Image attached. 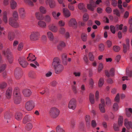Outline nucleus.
Returning <instances> with one entry per match:
<instances>
[{
	"label": "nucleus",
	"mask_w": 132,
	"mask_h": 132,
	"mask_svg": "<svg viewBox=\"0 0 132 132\" xmlns=\"http://www.w3.org/2000/svg\"><path fill=\"white\" fill-rule=\"evenodd\" d=\"M22 70L20 68H17L15 69L14 72V75L16 79L20 78L22 75Z\"/></svg>",
	"instance_id": "nucleus-9"
},
{
	"label": "nucleus",
	"mask_w": 132,
	"mask_h": 132,
	"mask_svg": "<svg viewBox=\"0 0 132 132\" xmlns=\"http://www.w3.org/2000/svg\"><path fill=\"white\" fill-rule=\"evenodd\" d=\"M89 100L92 104H94L95 102V99L94 95L90 93L89 95Z\"/></svg>",
	"instance_id": "nucleus-37"
},
{
	"label": "nucleus",
	"mask_w": 132,
	"mask_h": 132,
	"mask_svg": "<svg viewBox=\"0 0 132 132\" xmlns=\"http://www.w3.org/2000/svg\"><path fill=\"white\" fill-rule=\"evenodd\" d=\"M114 68H111L109 72L107 70H106L105 71V73L106 76L108 77L110 76H113L114 75Z\"/></svg>",
	"instance_id": "nucleus-19"
},
{
	"label": "nucleus",
	"mask_w": 132,
	"mask_h": 132,
	"mask_svg": "<svg viewBox=\"0 0 132 132\" xmlns=\"http://www.w3.org/2000/svg\"><path fill=\"white\" fill-rule=\"evenodd\" d=\"M44 19L45 21L46 22L50 23L51 21L52 18L51 16L50 15H47L45 16Z\"/></svg>",
	"instance_id": "nucleus-32"
},
{
	"label": "nucleus",
	"mask_w": 132,
	"mask_h": 132,
	"mask_svg": "<svg viewBox=\"0 0 132 132\" xmlns=\"http://www.w3.org/2000/svg\"><path fill=\"white\" fill-rule=\"evenodd\" d=\"M13 17H11L9 20V23L10 25L15 28L19 27V24L16 22L18 17V14L16 11H14L13 13Z\"/></svg>",
	"instance_id": "nucleus-2"
},
{
	"label": "nucleus",
	"mask_w": 132,
	"mask_h": 132,
	"mask_svg": "<svg viewBox=\"0 0 132 132\" xmlns=\"http://www.w3.org/2000/svg\"><path fill=\"white\" fill-rule=\"evenodd\" d=\"M77 105V102L76 100L74 98H72L69 102L68 107L70 109L74 110L76 108Z\"/></svg>",
	"instance_id": "nucleus-7"
},
{
	"label": "nucleus",
	"mask_w": 132,
	"mask_h": 132,
	"mask_svg": "<svg viewBox=\"0 0 132 132\" xmlns=\"http://www.w3.org/2000/svg\"><path fill=\"white\" fill-rule=\"evenodd\" d=\"M3 21L5 23H7L8 22L7 18V12L6 11L4 12Z\"/></svg>",
	"instance_id": "nucleus-41"
},
{
	"label": "nucleus",
	"mask_w": 132,
	"mask_h": 132,
	"mask_svg": "<svg viewBox=\"0 0 132 132\" xmlns=\"http://www.w3.org/2000/svg\"><path fill=\"white\" fill-rule=\"evenodd\" d=\"M22 93L24 96L26 97H29L31 94V92L29 89H24L22 91Z\"/></svg>",
	"instance_id": "nucleus-22"
},
{
	"label": "nucleus",
	"mask_w": 132,
	"mask_h": 132,
	"mask_svg": "<svg viewBox=\"0 0 132 132\" xmlns=\"http://www.w3.org/2000/svg\"><path fill=\"white\" fill-rule=\"evenodd\" d=\"M91 126L93 128L95 127L97 125V124L96 121L94 120H92L91 122Z\"/></svg>",
	"instance_id": "nucleus-56"
},
{
	"label": "nucleus",
	"mask_w": 132,
	"mask_h": 132,
	"mask_svg": "<svg viewBox=\"0 0 132 132\" xmlns=\"http://www.w3.org/2000/svg\"><path fill=\"white\" fill-rule=\"evenodd\" d=\"M103 68V65L102 63H100L98 65V71L99 72H100L102 70Z\"/></svg>",
	"instance_id": "nucleus-63"
},
{
	"label": "nucleus",
	"mask_w": 132,
	"mask_h": 132,
	"mask_svg": "<svg viewBox=\"0 0 132 132\" xmlns=\"http://www.w3.org/2000/svg\"><path fill=\"white\" fill-rule=\"evenodd\" d=\"M13 32L14 36H18L20 35L21 34L20 31L17 30H15Z\"/></svg>",
	"instance_id": "nucleus-59"
},
{
	"label": "nucleus",
	"mask_w": 132,
	"mask_h": 132,
	"mask_svg": "<svg viewBox=\"0 0 132 132\" xmlns=\"http://www.w3.org/2000/svg\"><path fill=\"white\" fill-rule=\"evenodd\" d=\"M32 117L30 115H26L23 118L22 122L24 124H25L27 122L31 121L32 120Z\"/></svg>",
	"instance_id": "nucleus-14"
},
{
	"label": "nucleus",
	"mask_w": 132,
	"mask_h": 132,
	"mask_svg": "<svg viewBox=\"0 0 132 132\" xmlns=\"http://www.w3.org/2000/svg\"><path fill=\"white\" fill-rule=\"evenodd\" d=\"M83 18L84 20L86 21L89 18L88 15L87 13L84 14L83 16Z\"/></svg>",
	"instance_id": "nucleus-62"
},
{
	"label": "nucleus",
	"mask_w": 132,
	"mask_h": 132,
	"mask_svg": "<svg viewBox=\"0 0 132 132\" xmlns=\"http://www.w3.org/2000/svg\"><path fill=\"white\" fill-rule=\"evenodd\" d=\"M124 124L127 129H132V122L128 121L127 119H125V120Z\"/></svg>",
	"instance_id": "nucleus-16"
},
{
	"label": "nucleus",
	"mask_w": 132,
	"mask_h": 132,
	"mask_svg": "<svg viewBox=\"0 0 132 132\" xmlns=\"http://www.w3.org/2000/svg\"><path fill=\"white\" fill-rule=\"evenodd\" d=\"M35 105L34 102L31 101L27 102L25 104V108L28 111L32 110L34 107Z\"/></svg>",
	"instance_id": "nucleus-8"
},
{
	"label": "nucleus",
	"mask_w": 132,
	"mask_h": 132,
	"mask_svg": "<svg viewBox=\"0 0 132 132\" xmlns=\"http://www.w3.org/2000/svg\"><path fill=\"white\" fill-rule=\"evenodd\" d=\"M56 12L55 11H53L52 13V15L53 18L56 19H58L61 13L60 12H58L56 14Z\"/></svg>",
	"instance_id": "nucleus-34"
},
{
	"label": "nucleus",
	"mask_w": 132,
	"mask_h": 132,
	"mask_svg": "<svg viewBox=\"0 0 132 132\" xmlns=\"http://www.w3.org/2000/svg\"><path fill=\"white\" fill-rule=\"evenodd\" d=\"M17 5V3L14 1L12 0L11 1L10 6L12 9H15Z\"/></svg>",
	"instance_id": "nucleus-31"
},
{
	"label": "nucleus",
	"mask_w": 132,
	"mask_h": 132,
	"mask_svg": "<svg viewBox=\"0 0 132 132\" xmlns=\"http://www.w3.org/2000/svg\"><path fill=\"white\" fill-rule=\"evenodd\" d=\"M60 63V60L58 58L55 57L54 59L52 65L53 66L55 73L57 74L60 73L63 69V66Z\"/></svg>",
	"instance_id": "nucleus-1"
},
{
	"label": "nucleus",
	"mask_w": 132,
	"mask_h": 132,
	"mask_svg": "<svg viewBox=\"0 0 132 132\" xmlns=\"http://www.w3.org/2000/svg\"><path fill=\"white\" fill-rule=\"evenodd\" d=\"M61 57L64 64L65 65H66L67 64V55L66 54L63 53Z\"/></svg>",
	"instance_id": "nucleus-33"
},
{
	"label": "nucleus",
	"mask_w": 132,
	"mask_h": 132,
	"mask_svg": "<svg viewBox=\"0 0 132 132\" xmlns=\"http://www.w3.org/2000/svg\"><path fill=\"white\" fill-rule=\"evenodd\" d=\"M110 29L111 32L113 34H114L116 32V29L115 26L114 27L113 26L111 25L110 26Z\"/></svg>",
	"instance_id": "nucleus-49"
},
{
	"label": "nucleus",
	"mask_w": 132,
	"mask_h": 132,
	"mask_svg": "<svg viewBox=\"0 0 132 132\" xmlns=\"http://www.w3.org/2000/svg\"><path fill=\"white\" fill-rule=\"evenodd\" d=\"M104 83V80L103 78H101L100 79L98 82V86L99 87H101Z\"/></svg>",
	"instance_id": "nucleus-53"
},
{
	"label": "nucleus",
	"mask_w": 132,
	"mask_h": 132,
	"mask_svg": "<svg viewBox=\"0 0 132 132\" xmlns=\"http://www.w3.org/2000/svg\"><path fill=\"white\" fill-rule=\"evenodd\" d=\"M59 31L60 34L64 35L65 32V30L64 28L61 27Z\"/></svg>",
	"instance_id": "nucleus-51"
},
{
	"label": "nucleus",
	"mask_w": 132,
	"mask_h": 132,
	"mask_svg": "<svg viewBox=\"0 0 132 132\" xmlns=\"http://www.w3.org/2000/svg\"><path fill=\"white\" fill-rule=\"evenodd\" d=\"M113 14H116L118 16H120V13L119 11L117 9H114L113 10Z\"/></svg>",
	"instance_id": "nucleus-50"
},
{
	"label": "nucleus",
	"mask_w": 132,
	"mask_h": 132,
	"mask_svg": "<svg viewBox=\"0 0 132 132\" xmlns=\"http://www.w3.org/2000/svg\"><path fill=\"white\" fill-rule=\"evenodd\" d=\"M88 71V73H89V77H91L93 74V71L92 69L91 68H88L86 69V71Z\"/></svg>",
	"instance_id": "nucleus-55"
},
{
	"label": "nucleus",
	"mask_w": 132,
	"mask_h": 132,
	"mask_svg": "<svg viewBox=\"0 0 132 132\" xmlns=\"http://www.w3.org/2000/svg\"><path fill=\"white\" fill-rule=\"evenodd\" d=\"M81 38L83 41L86 42L87 40V35L85 33H82L81 35Z\"/></svg>",
	"instance_id": "nucleus-39"
},
{
	"label": "nucleus",
	"mask_w": 132,
	"mask_h": 132,
	"mask_svg": "<svg viewBox=\"0 0 132 132\" xmlns=\"http://www.w3.org/2000/svg\"><path fill=\"white\" fill-rule=\"evenodd\" d=\"M32 125L31 123H28L26 125L25 129L29 131L32 129Z\"/></svg>",
	"instance_id": "nucleus-36"
},
{
	"label": "nucleus",
	"mask_w": 132,
	"mask_h": 132,
	"mask_svg": "<svg viewBox=\"0 0 132 132\" xmlns=\"http://www.w3.org/2000/svg\"><path fill=\"white\" fill-rule=\"evenodd\" d=\"M12 93V89L10 88H9L7 90L6 93V95L7 98L9 99L11 98Z\"/></svg>",
	"instance_id": "nucleus-20"
},
{
	"label": "nucleus",
	"mask_w": 132,
	"mask_h": 132,
	"mask_svg": "<svg viewBox=\"0 0 132 132\" xmlns=\"http://www.w3.org/2000/svg\"><path fill=\"white\" fill-rule=\"evenodd\" d=\"M7 86L6 83L5 82H3L0 84V89L2 90L5 88Z\"/></svg>",
	"instance_id": "nucleus-42"
},
{
	"label": "nucleus",
	"mask_w": 132,
	"mask_h": 132,
	"mask_svg": "<svg viewBox=\"0 0 132 132\" xmlns=\"http://www.w3.org/2000/svg\"><path fill=\"white\" fill-rule=\"evenodd\" d=\"M36 57L32 53H30L29 54L28 56L27 57V59L28 61H33L35 60Z\"/></svg>",
	"instance_id": "nucleus-25"
},
{
	"label": "nucleus",
	"mask_w": 132,
	"mask_h": 132,
	"mask_svg": "<svg viewBox=\"0 0 132 132\" xmlns=\"http://www.w3.org/2000/svg\"><path fill=\"white\" fill-rule=\"evenodd\" d=\"M76 122L74 120H72L71 122L70 127L71 128L73 129L75 127Z\"/></svg>",
	"instance_id": "nucleus-60"
},
{
	"label": "nucleus",
	"mask_w": 132,
	"mask_h": 132,
	"mask_svg": "<svg viewBox=\"0 0 132 132\" xmlns=\"http://www.w3.org/2000/svg\"><path fill=\"white\" fill-rule=\"evenodd\" d=\"M40 11L42 13L45 14L46 12V10L45 8L43 6H41L40 7Z\"/></svg>",
	"instance_id": "nucleus-46"
},
{
	"label": "nucleus",
	"mask_w": 132,
	"mask_h": 132,
	"mask_svg": "<svg viewBox=\"0 0 132 132\" xmlns=\"http://www.w3.org/2000/svg\"><path fill=\"white\" fill-rule=\"evenodd\" d=\"M46 3L47 5H48L51 8H53L55 6V2L54 0H47Z\"/></svg>",
	"instance_id": "nucleus-17"
},
{
	"label": "nucleus",
	"mask_w": 132,
	"mask_h": 132,
	"mask_svg": "<svg viewBox=\"0 0 132 132\" xmlns=\"http://www.w3.org/2000/svg\"><path fill=\"white\" fill-rule=\"evenodd\" d=\"M106 104L107 105H110L111 104V101L110 99L108 97H107L105 99Z\"/></svg>",
	"instance_id": "nucleus-54"
},
{
	"label": "nucleus",
	"mask_w": 132,
	"mask_h": 132,
	"mask_svg": "<svg viewBox=\"0 0 132 132\" xmlns=\"http://www.w3.org/2000/svg\"><path fill=\"white\" fill-rule=\"evenodd\" d=\"M85 120L87 125H90V117L89 116L87 115L85 117Z\"/></svg>",
	"instance_id": "nucleus-38"
},
{
	"label": "nucleus",
	"mask_w": 132,
	"mask_h": 132,
	"mask_svg": "<svg viewBox=\"0 0 132 132\" xmlns=\"http://www.w3.org/2000/svg\"><path fill=\"white\" fill-rule=\"evenodd\" d=\"M18 12L21 18L23 19L26 16V13L24 9L23 8H20L18 10Z\"/></svg>",
	"instance_id": "nucleus-13"
},
{
	"label": "nucleus",
	"mask_w": 132,
	"mask_h": 132,
	"mask_svg": "<svg viewBox=\"0 0 132 132\" xmlns=\"http://www.w3.org/2000/svg\"><path fill=\"white\" fill-rule=\"evenodd\" d=\"M126 75L128 77H131L132 76V71L128 70H126Z\"/></svg>",
	"instance_id": "nucleus-61"
},
{
	"label": "nucleus",
	"mask_w": 132,
	"mask_h": 132,
	"mask_svg": "<svg viewBox=\"0 0 132 132\" xmlns=\"http://www.w3.org/2000/svg\"><path fill=\"white\" fill-rule=\"evenodd\" d=\"M2 52L3 55L6 57L9 63H12L13 60V56L10 50L7 49L6 50L3 51Z\"/></svg>",
	"instance_id": "nucleus-5"
},
{
	"label": "nucleus",
	"mask_w": 132,
	"mask_h": 132,
	"mask_svg": "<svg viewBox=\"0 0 132 132\" xmlns=\"http://www.w3.org/2000/svg\"><path fill=\"white\" fill-rule=\"evenodd\" d=\"M123 25L122 24H117L115 26L116 29V31L119 30H121L123 29Z\"/></svg>",
	"instance_id": "nucleus-40"
},
{
	"label": "nucleus",
	"mask_w": 132,
	"mask_h": 132,
	"mask_svg": "<svg viewBox=\"0 0 132 132\" xmlns=\"http://www.w3.org/2000/svg\"><path fill=\"white\" fill-rule=\"evenodd\" d=\"M56 132H65V130L63 127L60 125H58L56 128Z\"/></svg>",
	"instance_id": "nucleus-35"
},
{
	"label": "nucleus",
	"mask_w": 132,
	"mask_h": 132,
	"mask_svg": "<svg viewBox=\"0 0 132 132\" xmlns=\"http://www.w3.org/2000/svg\"><path fill=\"white\" fill-rule=\"evenodd\" d=\"M63 11L64 15L65 17L68 18L70 16V12L68 9L63 8Z\"/></svg>",
	"instance_id": "nucleus-24"
},
{
	"label": "nucleus",
	"mask_w": 132,
	"mask_h": 132,
	"mask_svg": "<svg viewBox=\"0 0 132 132\" xmlns=\"http://www.w3.org/2000/svg\"><path fill=\"white\" fill-rule=\"evenodd\" d=\"M123 52L124 53H126L127 52V50H129V46H127V45H126L124 44H123Z\"/></svg>",
	"instance_id": "nucleus-48"
},
{
	"label": "nucleus",
	"mask_w": 132,
	"mask_h": 132,
	"mask_svg": "<svg viewBox=\"0 0 132 132\" xmlns=\"http://www.w3.org/2000/svg\"><path fill=\"white\" fill-rule=\"evenodd\" d=\"M101 103L99 105V108L101 112L104 113L105 112V101L104 99H102L101 100Z\"/></svg>",
	"instance_id": "nucleus-10"
},
{
	"label": "nucleus",
	"mask_w": 132,
	"mask_h": 132,
	"mask_svg": "<svg viewBox=\"0 0 132 132\" xmlns=\"http://www.w3.org/2000/svg\"><path fill=\"white\" fill-rule=\"evenodd\" d=\"M66 46L65 43L63 41H61L60 42L59 44L57 45V49L59 50H61Z\"/></svg>",
	"instance_id": "nucleus-23"
},
{
	"label": "nucleus",
	"mask_w": 132,
	"mask_h": 132,
	"mask_svg": "<svg viewBox=\"0 0 132 132\" xmlns=\"http://www.w3.org/2000/svg\"><path fill=\"white\" fill-rule=\"evenodd\" d=\"M96 6L95 2L92 1H91L89 4H88L87 5V7L88 9L92 11H93L94 10V8Z\"/></svg>",
	"instance_id": "nucleus-12"
},
{
	"label": "nucleus",
	"mask_w": 132,
	"mask_h": 132,
	"mask_svg": "<svg viewBox=\"0 0 132 132\" xmlns=\"http://www.w3.org/2000/svg\"><path fill=\"white\" fill-rule=\"evenodd\" d=\"M60 111L59 109L56 107H52L51 108L49 111L50 117L53 118L55 119L59 116Z\"/></svg>",
	"instance_id": "nucleus-4"
},
{
	"label": "nucleus",
	"mask_w": 132,
	"mask_h": 132,
	"mask_svg": "<svg viewBox=\"0 0 132 132\" xmlns=\"http://www.w3.org/2000/svg\"><path fill=\"white\" fill-rule=\"evenodd\" d=\"M13 94L14 96V103L17 104H19L21 101V99L18 88L16 87L14 89Z\"/></svg>",
	"instance_id": "nucleus-3"
},
{
	"label": "nucleus",
	"mask_w": 132,
	"mask_h": 132,
	"mask_svg": "<svg viewBox=\"0 0 132 132\" xmlns=\"http://www.w3.org/2000/svg\"><path fill=\"white\" fill-rule=\"evenodd\" d=\"M113 50L116 52H119L120 50V48L119 46L115 45L113 47Z\"/></svg>",
	"instance_id": "nucleus-43"
},
{
	"label": "nucleus",
	"mask_w": 132,
	"mask_h": 132,
	"mask_svg": "<svg viewBox=\"0 0 132 132\" xmlns=\"http://www.w3.org/2000/svg\"><path fill=\"white\" fill-rule=\"evenodd\" d=\"M6 67L5 64H3L0 67V73L3 71Z\"/></svg>",
	"instance_id": "nucleus-57"
},
{
	"label": "nucleus",
	"mask_w": 132,
	"mask_h": 132,
	"mask_svg": "<svg viewBox=\"0 0 132 132\" xmlns=\"http://www.w3.org/2000/svg\"><path fill=\"white\" fill-rule=\"evenodd\" d=\"M88 56L89 60L91 61H93L94 60V57L92 54L91 52H89V53Z\"/></svg>",
	"instance_id": "nucleus-52"
},
{
	"label": "nucleus",
	"mask_w": 132,
	"mask_h": 132,
	"mask_svg": "<svg viewBox=\"0 0 132 132\" xmlns=\"http://www.w3.org/2000/svg\"><path fill=\"white\" fill-rule=\"evenodd\" d=\"M69 25L70 26L74 28H76L77 23L75 19L73 18L71 19L69 22Z\"/></svg>",
	"instance_id": "nucleus-15"
},
{
	"label": "nucleus",
	"mask_w": 132,
	"mask_h": 132,
	"mask_svg": "<svg viewBox=\"0 0 132 132\" xmlns=\"http://www.w3.org/2000/svg\"><path fill=\"white\" fill-rule=\"evenodd\" d=\"M24 2L28 4L30 6H34V4L30 0H24Z\"/></svg>",
	"instance_id": "nucleus-45"
},
{
	"label": "nucleus",
	"mask_w": 132,
	"mask_h": 132,
	"mask_svg": "<svg viewBox=\"0 0 132 132\" xmlns=\"http://www.w3.org/2000/svg\"><path fill=\"white\" fill-rule=\"evenodd\" d=\"M40 35V34L39 32L37 31H33L31 33L30 38L32 41H36L38 39Z\"/></svg>",
	"instance_id": "nucleus-6"
},
{
	"label": "nucleus",
	"mask_w": 132,
	"mask_h": 132,
	"mask_svg": "<svg viewBox=\"0 0 132 132\" xmlns=\"http://www.w3.org/2000/svg\"><path fill=\"white\" fill-rule=\"evenodd\" d=\"M18 61L20 64L23 68L26 67L28 64L24 57H20L18 59Z\"/></svg>",
	"instance_id": "nucleus-11"
},
{
	"label": "nucleus",
	"mask_w": 132,
	"mask_h": 132,
	"mask_svg": "<svg viewBox=\"0 0 132 132\" xmlns=\"http://www.w3.org/2000/svg\"><path fill=\"white\" fill-rule=\"evenodd\" d=\"M125 110L127 116L128 117H130L132 114V109L130 108H126Z\"/></svg>",
	"instance_id": "nucleus-26"
},
{
	"label": "nucleus",
	"mask_w": 132,
	"mask_h": 132,
	"mask_svg": "<svg viewBox=\"0 0 132 132\" xmlns=\"http://www.w3.org/2000/svg\"><path fill=\"white\" fill-rule=\"evenodd\" d=\"M38 26L40 28H45L46 26V24L45 22L41 20L39 21L37 23Z\"/></svg>",
	"instance_id": "nucleus-21"
},
{
	"label": "nucleus",
	"mask_w": 132,
	"mask_h": 132,
	"mask_svg": "<svg viewBox=\"0 0 132 132\" xmlns=\"http://www.w3.org/2000/svg\"><path fill=\"white\" fill-rule=\"evenodd\" d=\"M47 35L49 39L51 41H53L54 39V37L52 32L50 31L47 32Z\"/></svg>",
	"instance_id": "nucleus-28"
},
{
	"label": "nucleus",
	"mask_w": 132,
	"mask_h": 132,
	"mask_svg": "<svg viewBox=\"0 0 132 132\" xmlns=\"http://www.w3.org/2000/svg\"><path fill=\"white\" fill-rule=\"evenodd\" d=\"M11 116L10 113L9 112H6L4 114V118L6 119H10Z\"/></svg>",
	"instance_id": "nucleus-44"
},
{
	"label": "nucleus",
	"mask_w": 132,
	"mask_h": 132,
	"mask_svg": "<svg viewBox=\"0 0 132 132\" xmlns=\"http://www.w3.org/2000/svg\"><path fill=\"white\" fill-rule=\"evenodd\" d=\"M99 48L100 51H103L104 49V46L102 44H100L99 46Z\"/></svg>",
	"instance_id": "nucleus-64"
},
{
	"label": "nucleus",
	"mask_w": 132,
	"mask_h": 132,
	"mask_svg": "<svg viewBox=\"0 0 132 132\" xmlns=\"http://www.w3.org/2000/svg\"><path fill=\"white\" fill-rule=\"evenodd\" d=\"M22 116V114L20 112H17L15 115V118L18 121L21 120Z\"/></svg>",
	"instance_id": "nucleus-27"
},
{
	"label": "nucleus",
	"mask_w": 132,
	"mask_h": 132,
	"mask_svg": "<svg viewBox=\"0 0 132 132\" xmlns=\"http://www.w3.org/2000/svg\"><path fill=\"white\" fill-rule=\"evenodd\" d=\"M36 18L38 20H41L43 19V15L39 12L36 13Z\"/></svg>",
	"instance_id": "nucleus-30"
},
{
	"label": "nucleus",
	"mask_w": 132,
	"mask_h": 132,
	"mask_svg": "<svg viewBox=\"0 0 132 132\" xmlns=\"http://www.w3.org/2000/svg\"><path fill=\"white\" fill-rule=\"evenodd\" d=\"M113 109L115 111H116L118 109V106L117 103H114L113 106Z\"/></svg>",
	"instance_id": "nucleus-58"
},
{
	"label": "nucleus",
	"mask_w": 132,
	"mask_h": 132,
	"mask_svg": "<svg viewBox=\"0 0 132 132\" xmlns=\"http://www.w3.org/2000/svg\"><path fill=\"white\" fill-rule=\"evenodd\" d=\"M123 122V118L122 117L120 116L118 120V125L119 126H122Z\"/></svg>",
	"instance_id": "nucleus-47"
},
{
	"label": "nucleus",
	"mask_w": 132,
	"mask_h": 132,
	"mask_svg": "<svg viewBox=\"0 0 132 132\" xmlns=\"http://www.w3.org/2000/svg\"><path fill=\"white\" fill-rule=\"evenodd\" d=\"M48 28L50 30L54 32H56L58 30L57 27L53 24H50L48 26Z\"/></svg>",
	"instance_id": "nucleus-18"
},
{
	"label": "nucleus",
	"mask_w": 132,
	"mask_h": 132,
	"mask_svg": "<svg viewBox=\"0 0 132 132\" xmlns=\"http://www.w3.org/2000/svg\"><path fill=\"white\" fill-rule=\"evenodd\" d=\"M14 35V33L12 31H10L8 33V39L10 41H12L13 40Z\"/></svg>",
	"instance_id": "nucleus-29"
}]
</instances>
